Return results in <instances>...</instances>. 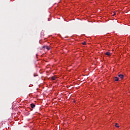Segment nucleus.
<instances>
[{
  "label": "nucleus",
  "mask_w": 130,
  "mask_h": 130,
  "mask_svg": "<svg viewBox=\"0 0 130 130\" xmlns=\"http://www.w3.org/2000/svg\"><path fill=\"white\" fill-rule=\"evenodd\" d=\"M118 77H119V78H120V79H123V78H124V76L122 74H118Z\"/></svg>",
  "instance_id": "f257e3e1"
},
{
  "label": "nucleus",
  "mask_w": 130,
  "mask_h": 130,
  "mask_svg": "<svg viewBox=\"0 0 130 130\" xmlns=\"http://www.w3.org/2000/svg\"><path fill=\"white\" fill-rule=\"evenodd\" d=\"M35 106H36L35 105V104H33V103L30 104L31 108H32V109L35 108Z\"/></svg>",
  "instance_id": "f03ea898"
},
{
  "label": "nucleus",
  "mask_w": 130,
  "mask_h": 130,
  "mask_svg": "<svg viewBox=\"0 0 130 130\" xmlns=\"http://www.w3.org/2000/svg\"><path fill=\"white\" fill-rule=\"evenodd\" d=\"M119 80V79L117 77H115L114 78V81L115 82H118Z\"/></svg>",
  "instance_id": "7ed1b4c3"
},
{
  "label": "nucleus",
  "mask_w": 130,
  "mask_h": 130,
  "mask_svg": "<svg viewBox=\"0 0 130 130\" xmlns=\"http://www.w3.org/2000/svg\"><path fill=\"white\" fill-rule=\"evenodd\" d=\"M51 80H52V81H54V80H56V77H55V76L51 77Z\"/></svg>",
  "instance_id": "20e7f679"
},
{
  "label": "nucleus",
  "mask_w": 130,
  "mask_h": 130,
  "mask_svg": "<svg viewBox=\"0 0 130 130\" xmlns=\"http://www.w3.org/2000/svg\"><path fill=\"white\" fill-rule=\"evenodd\" d=\"M106 55H108V56L111 55V53H110V52H107L106 53H105Z\"/></svg>",
  "instance_id": "39448f33"
},
{
  "label": "nucleus",
  "mask_w": 130,
  "mask_h": 130,
  "mask_svg": "<svg viewBox=\"0 0 130 130\" xmlns=\"http://www.w3.org/2000/svg\"><path fill=\"white\" fill-rule=\"evenodd\" d=\"M44 48H46L47 50H49V49H50V48L47 46H44Z\"/></svg>",
  "instance_id": "423d86ee"
},
{
  "label": "nucleus",
  "mask_w": 130,
  "mask_h": 130,
  "mask_svg": "<svg viewBox=\"0 0 130 130\" xmlns=\"http://www.w3.org/2000/svg\"><path fill=\"white\" fill-rule=\"evenodd\" d=\"M115 126H116V127H119V125H118V124L117 123H115Z\"/></svg>",
  "instance_id": "0eeeda50"
},
{
  "label": "nucleus",
  "mask_w": 130,
  "mask_h": 130,
  "mask_svg": "<svg viewBox=\"0 0 130 130\" xmlns=\"http://www.w3.org/2000/svg\"><path fill=\"white\" fill-rule=\"evenodd\" d=\"M82 44L83 45H86V42H84L82 43Z\"/></svg>",
  "instance_id": "6e6552de"
},
{
  "label": "nucleus",
  "mask_w": 130,
  "mask_h": 130,
  "mask_svg": "<svg viewBox=\"0 0 130 130\" xmlns=\"http://www.w3.org/2000/svg\"><path fill=\"white\" fill-rule=\"evenodd\" d=\"M115 15V12H114V14H113V17H114V15Z\"/></svg>",
  "instance_id": "1a4fd4ad"
}]
</instances>
